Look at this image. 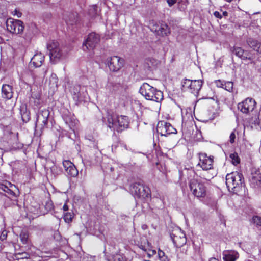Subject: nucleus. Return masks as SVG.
<instances>
[{
    "instance_id": "f257e3e1",
    "label": "nucleus",
    "mask_w": 261,
    "mask_h": 261,
    "mask_svg": "<svg viewBox=\"0 0 261 261\" xmlns=\"http://www.w3.org/2000/svg\"><path fill=\"white\" fill-rule=\"evenodd\" d=\"M139 91L147 100L161 102L163 99V92L146 83H144L142 85Z\"/></svg>"
},
{
    "instance_id": "f03ea898",
    "label": "nucleus",
    "mask_w": 261,
    "mask_h": 261,
    "mask_svg": "<svg viewBox=\"0 0 261 261\" xmlns=\"http://www.w3.org/2000/svg\"><path fill=\"white\" fill-rule=\"evenodd\" d=\"M108 127L117 132L121 131L128 127L129 121L127 116L109 115L107 118Z\"/></svg>"
},
{
    "instance_id": "7ed1b4c3",
    "label": "nucleus",
    "mask_w": 261,
    "mask_h": 261,
    "mask_svg": "<svg viewBox=\"0 0 261 261\" xmlns=\"http://www.w3.org/2000/svg\"><path fill=\"white\" fill-rule=\"evenodd\" d=\"M243 175L237 172L227 174L226 176V185L228 190L237 193L241 189L243 184Z\"/></svg>"
},
{
    "instance_id": "20e7f679",
    "label": "nucleus",
    "mask_w": 261,
    "mask_h": 261,
    "mask_svg": "<svg viewBox=\"0 0 261 261\" xmlns=\"http://www.w3.org/2000/svg\"><path fill=\"white\" fill-rule=\"evenodd\" d=\"M132 194L135 197L139 198H148L150 197V189L143 185L142 181L135 182L132 184L129 188Z\"/></svg>"
},
{
    "instance_id": "39448f33",
    "label": "nucleus",
    "mask_w": 261,
    "mask_h": 261,
    "mask_svg": "<svg viewBox=\"0 0 261 261\" xmlns=\"http://www.w3.org/2000/svg\"><path fill=\"white\" fill-rule=\"evenodd\" d=\"M51 62L54 64L57 63L64 57L63 51L59 43L55 40L49 42L47 45Z\"/></svg>"
},
{
    "instance_id": "423d86ee",
    "label": "nucleus",
    "mask_w": 261,
    "mask_h": 261,
    "mask_svg": "<svg viewBox=\"0 0 261 261\" xmlns=\"http://www.w3.org/2000/svg\"><path fill=\"white\" fill-rule=\"evenodd\" d=\"M70 91L74 100L76 102L87 101L89 99L86 88L76 85L70 87Z\"/></svg>"
},
{
    "instance_id": "0eeeda50",
    "label": "nucleus",
    "mask_w": 261,
    "mask_h": 261,
    "mask_svg": "<svg viewBox=\"0 0 261 261\" xmlns=\"http://www.w3.org/2000/svg\"><path fill=\"white\" fill-rule=\"evenodd\" d=\"M203 82L201 80H190L186 79L182 83L183 90L188 91L193 94L195 96H197L201 88Z\"/></svg>"
},
{
    "instance_id": "6e6552de",
    "label": "nucleus",
    "mask_w": 261,
    "mask_h": 261,
    "mask_svg": "<svg viewBox=\"0 0 261 261\" xmlns=\"http://www.w3.org/2000/svg\"><path fill=\"white\" fill-rule=\"evenodd\" d=\"M189 187L192 193L197 197H203L206 195V187L197 179L193 178L190 180Z\"/></svg>"
},
{
    "instance_id": "1a4fd4ad",
    "label": "nucleus",
    "mask_w": 261,
    "mask_h": 261,
    "mask_svg": "<svg viewBox=\"0 0 261 261\" xmlns=\"http://www.w3.org/2000/svg\"><path fill=\"white\" fill-rule=\"evenodd\" d=\"M100 41L98 34L95 33H90L83 43L82 48L84 51L93 50Z\"/></svg>"
},
{
    "instance_id": "9d476101",
    "label": "nucleus",
    "mask_w": 261,
    "mask_h": 261,
    "mask_svg": "<svg viewBox=\"0 0 261 261\" xmlns=\"http://www.w3.org/2000/svg\"><path fill=\"white\" fill-rule=\"evenodd\" d=\"M6 24L7 30L12 33L19 34L24 30L23 23L20 20L10 18L6 20Z\"/></svg>"
},
{
    "instance_id": "9b49d317",
    "label": "nucleus",
    "mask_w": 261,
    "mask_h": 261,
    "mask_svg": "<svg viewBox=\"0 0 261 261\" xmlns=\"http://www.w3.org/2000/svg\"><path fill=\"white\" fill-rule=\"evenodd\" d=\"M170 237L175 246L181 247L187 242V238L184 232L181 229L178 228L170 234Z\"/></svg>"
},
{
    "instance_id": "f8f14e48",
    "label": "nucleus",
    "mask_w": 261,
    "mask_h": 261,
    "mask_svg": "<svg viewBox=\"0 0 261 261\" xmlns=\"http://www.w3.org/2000/svg\"><path fill=\"white\" fill-rule=\"evenodd\" d=\"M157 132L161 136H167L172 134H176V129L170 123L164 121L158 122L156 127Z\"/></svg>"
},
{
    "instance_id": "ddd939ff",
    "label": "nucleus",
    "mask_w": 261,
    "mask_h": 261,
    "mask_svg": "<svg viewBox=\"0 0 261 261\" xmlns=\"http://www.w3.org/2000/svg\"><path fill=\"white\" fill-rule=\"evenodd\" d=\"M256 102L252 98H247L238 105V109L244 114H249L255 107Z\"/></svg>"
},
{
    "instance_id": "4468645a",
    "label": "nucleus",
    "mask_w": 261,
    "mask_h": 261,
    "mask_svg": "<svg viewBox=\"0 0 261 261\" xmlns=\"http://www.w3.org/2000/svg\"><path fill=\"white\" fill-rule=\"evenodd\" d=\"M199 162L197 167L201 168L203 170H208L212 169L213 163V156H208L204 153L199 154Z\"/></svg>"
},
{
    "instance_id": "2eb2a0df",
    "label": "nucleus",
    "mask_w": 261,
    "mask_h": 261,
    "mask_svg": "<svg viewBox=\"0 0 261 261\" xmlns=\"http://www.w3.org/2000/svg\"><path fill=\"white\" fill-rule=\"evenodd\" d=\"M123 60L118 56H114L107 59L106 64L110 70L118 71L123 66Z\"/></svg>"
},
{
    "instance_id": "dca6fc26",
    "label": "nucleus",
    "mask_w": 261,
    "mask_h": 261,
    "mask_svg": "<svg viewBox=\"0 0 261 261\" xmlns=\"http://www.w3.org/2000/svg\"><path fill=\"white\" fill-rule=\"evenodd\" d=\"M62 118L69 128L74 130V127L78 123V120L76 119L74 115L68 111H66L63 114Z\"/></svg>"
},
{
    "instance_id": "f3484780",
    "label": "nucleus",
    "mask_w": 261,
    "mask_h": 261,
    "mask_svg": "<svg viewBox=\"0 0 261 261\" xmlns=\"http://www.w3.org/2000/svg\"><path fill=\"white\" fill-rule=\"evenodd\" d=\"M49 115L50 112L48 109H43L41 110L37 115L36 123L40 124L42 128L44 127L47 124Z\"/></svg>"
},
{
    "instance_id": "a211bd4d",
    "label": "nucleus",
    "mask_w": 261,
    "mask_h": 261,
    "mask_svg": "<svg viewBox=\"0 0 261 261\" xmlns=\"http://www.w3.org/2000/svg\"><path fill=\"white\" fill-rule=\"evenodd\" d=\"M62 164L65 171L69 175L72 177L77 175L78 171L73 163L69 160H64Z\"/></svg>"
},
{
    "instance_id": "6ab92c4d",
    "label": "nucleus",
    "mask_w": 261,
    "mask_h": 261,
    "mask_svg": "<svg viewBox=\"0 0 261 261\" xmlns=\"http://www.w3.org/2000/svg\"><path fill=\"white\" fill-rule=\"evenodd\" d=\"M233 53L242 60H253V58L250 51L245 50L240 47H234Z\"/></svg>"
},
{
    "instance_id": "aec40b11",
    "label": "nucleus",
    "mask_w": 261,
    "mask_h": 261,
    "mask_svg": "<svg viewBox=\"0 0 261 261\" xmlns=\"http://www.w3.org/2000/svg\"><path fill=\"white\" fill-rule=\"evenodd\" d=\"M44 60V56L42 53H36L32 58L30 65H33L35 67H39L41 66Z\"/></svg>"
},
{
    "instance_id": "412c9836",
    "label": "nucleus",
    "mask_w": 261,
    "mask_h": 261,
    "mask_svg": "<svg viewBox=\"0 0 261 261\" xmlns=\"http://www.w3.org/2000/svg\"><path fill=\"white\" fill-rule=\"evenodd\" d=\"M239 256V253L234 250H226L223 252L224 261H235Z\"/></svg>"
},
{
    "instance_id": "4be33fe9",
    "label": "nucleus",
    "mask_w": 261,
    "mask_h": 261,
    "mask_svg": "<svg viewBox=\"0 0 261 261\" xmlns=\"http://www.w3.org/2000/svg\"><path fill=\"white\" fill-rule=\"evenodd\" d=\"M12 87L9 85H3L2 88V97L6 99H10L13 96Z\"/></svg>"
},
{
    "instance_id": "5701e85b",
    "label": "nucleus",
    "mask_w": 261,
    "mask_h": 261,
    "mask_svg": "<svg viewBox=\"0 0 261 261\" xmlns=\"http://www.w3.org/2000/svg\"><path fill=\"white\" fill-rule=\"evenodd\" d=\"M247 44L254 50L261 53V43L252 38H248L247 41Z\"/></svg>"
},
{
    "instance_id": "b1692460",
    "label": "nucleus",
    "mask_w": 261,
    "mask_h": 261,
    "mask_svg": "<svg viewBox=\"0 0 261 261\" xmlns=\"http://www.w3.org/2000/svg\"><path fill=\"white\" fill-rule=\"evenodd\" d=\"M250 181L251 184L254 187L260 186L261 184L260 175L258 173L252 175L250 179Z\"/></svg>"
},
{
    "instance_id": "393cba45",
    "label": "nucleus",
    "mask_w": 261,
    "mask_h": 261,
    "mask_svg": "<svg viewBox=\"0 0 261 261\" xmlns=\"http://www.w3.org/2000/svg\"><path fill=\"white\" fill-rule=\"evenodd\" d=\"M139 248L144 251L149 258L156 253L155 250L149 248L148 242L147 245H140Z\"/></svg>"
},
{
    "instance_id": "a878e982",
    "label": "nucleus",
    "mask_w": 261,
    "mask_h": 261,
    "mask_svg": "<svg viewBox=\"0 0 261 261\" xmlns=\"http://www.w3.org/2000/svg\"><path fill=\"white\" fill-rule=\"evenodd\" d=\"M158 33L162 36H167L170 34V29L166 24H161L159 28Z\"/></svg>"
},
{
    "instance_id": "bb28decb",
    "label": "nucleus",
    "mask_w": 261,
    "mask_h": 261,
    "mask_svg": "<svg viewBox=\"0 0 261 261\" xmlns=\"http://www.w3.org/2000/svg\"><path fill=\"white\" fill-rule=\"evenodd\" d=\"M117 87V84L113 82V81L111 80L110 78H109L107 83L105 86L106 88L110 91H113V90H115Z\"/></svg>"
},
{
    "instance_id": "cd10ccee",
    "label": "nucleus",
    "mask_w": 261,
    "mask_h": 261,
    "mask_svg": "<svg viewBox=\"0 0 261 261\" xmlns=\"http://www.w3.org/2000/svg\"><path fill=\"white\" fill-rule=\"evenodd\" d=\"M229 158L230 159L231 163L234 165H237L240 162V159L238 154L236 152L231 153L229 155Z\"/></svg>"
},
{
    "instance_id": "c85d7f7f",
    "label": "nucleus",
    "mask_w": 261,
    "mask_h": 261,
    "mask_svg": "<svg viewBox=\"0 0 261 261\" xmlns=\"http://www.w3.org/2000/svg\"><path fill=\"white\" fill-rule=\"evenodd\" d=\"M20 238L23 244H27L28 242L29 234L27 231H22L20 234Z\"/></svg>"
},
{
    "instance_id": "c756f323",
    "label": "nucleus",
    "mask_w": 261,
    "mask_h": 261,
    "mask_svg": "<svg viewBox=\"0 0 261 261\" xmlns=\"http://www.w3.org/2000/svg\"><path fill=\"white\" fill-rule=\"evenodd\" d=\"M73 217V215L72 213H69V212L66 213L64 214V221L66 223H68L72 221Z\"/></svg>"
},
{
    "instance_id": "7c9ffc66",
    "label": "nucleus",
    "mask_w": 261,
    "mask_h": 261,
    "mask_svg": "<svg viewBox=\"0 0 261 261\" xmlns=\"http://www.w3.org/2000/svg\"><path fill=\"white\" fill-rule=\"evenodd\" d=\"M251 222L257 226H261V217L258 216H253Z\"/></svg>"
},
{
    "instance_id": "2f4dec72",
    "label": "nucleus",
    "mask_w": 261,
    "mask_h": 261,
    "mask_svg": "<svg viewBox=\"0 0 261 261\" xmlns=\"http://www.w3.org/2000/svg\"><path fill=\"white\" fill-rule=\"evenodd\" d=\"M224 89L228 92L232 91L233 83L232 82H225Z\"/></svg>"
},
{
    "instance_id": "473e14b6",
    "label": "nucleus",
    "mask_w": 261,
    "mask_h": 261,
    "mask_svg": "<svg viewBox=\"0 0 261 261\" xmlns=\"http://www.w3.org/2000/svg\"><path fill=\"white\" fill-rule=\"evenodd\" d=\"M260 122L259 116L257 114H256L254 117H252L250 120V123L254 125H259Z\"/></svg>"
},
{
    "instance_id": "72a5a7b5",
    "label": "nucleus",
    "mask_w": 261,
    "mask_h": 261,
    "mask_svg": "<svg viewBox=\"0 0 261 261\" xmlns=\"http://www.w3.org/2000/svg\"><path fill=\"white\" fill-rule=\"evenodd\" d=\"M16 257L18 259L28 258L30 257V254L27 252L18 253Z\"/></svg>"
},
{
    "instance_id": "f704fd0d",
    "label": "nucleus",
    "mask_w": 261,
    "mask_h": 261,
    "mask_svg": "<svg viewBox=\"0 0 261 261\" xmlns=\"http://www.w3.org/2000/svg\"><path fill=\"white\" fill-rule=\"evenodd\" d=\"M114 261H125V257L122 254H116L113 256Z\"/></svg>"
},
{
    "instance_id": "c9c22d12",
    "label": "nucleus",
    "mask_w": 261,
    "mask_h": 261,
    "mask_svg": "<svg viewBox=\"0 0 261 261\" xmlns=\"http://www.w3.org/2000/svg\"><path fill=\"white\" fill-rule=\"evenodd\" d=\"M158 257L161 261H166L167 259V257L165 256V253L160 249L158 251Z\"/></svg>"
},
{
    "instance_id": "e433bc0d",
    "label": "nucleus",
    "mask_w": 261,
    "mask_h": 261,
    "mask_svg": "<svg viewBox=\"0 0 261 261\" xmlns=\"http://www.w3.org/2000/svg\"><path fill=\"white\" fill-rule=\"evenodd\" d=\"M30 112H25V113H22V116H21L23 122H28L30 118Z\"/></svg>"
},
{
    "instance_id": "4c0bfd02",
    "label": "nucleus",
    "mask_w": 261,
    "mask_h": 261,
    "mask_svg": "<svg viewBox=\"0 0 261 261\" xmlns=\"http://www.w3.org/2000/svg\"><path fill=\"white\" fill-rule=\"evenodd\" d=\"M235 132H236V130H234L233 132H231V133L230 134V136H229V142L231 144L233 143L235 141V139L236 137Z\"/></svg>"
},
{
    "instance_id": "58836bf2",
    "label": "nucleus",
    "mask_w": 261,
    "mask_h": 261,
    "mask_svg": "<svg viewBox=\"0 0 261 261\" xmlns=\"http://www.w3.org/2000/svg\"><path fill=\"white\" fill-rule=\"evenodd\" d=\"M50 81L53 82V84L55 85L56 87H57L58 79L56 74H53L51 75Z\"/></svg>"
},
{
    "instance_id": "ea45409f",
    "label": "nucleus",
    "mask_w": 261,
    "mask_h": 261,
    "mask_svg": "<svg viewBox=\"0 0 261 261\" xmlns=\"http://www.w3.org/2000/svg\"><path fill=\"white\" fill-rule=\"evenodd\" d=\"M225 82L222 81L220 80L215 81V84L217 87L224 88Z\"/></svg>"
},
{
    "instance_id": "a19ab883",
    "label": "nucleus",
    "mask_w": 261,
    "mask_h": 261,
    "mask_svg": "<svg viewBox=\"0 0 261 261\" xmlns=\"http://www.w3.org/2000/svg\"><path fill=\"white\" fill-rule=\"evenodd\" d=\"M7 236V232L6 230H4L2 232L0 236V240L3 241L6 239Z\"/></svg>"
},
{
    "instance_id": "79ce46f5",
    "label": "nucleus",
    "mask_w": 261,
    "mask_h": 261,
    "mask_svg": "<svg viewBox=\"0 0 261 261\" xmlns=\"http://www.w3.org/2000/svg\"><path fill=\"white\" fill-rule=\"evenodd\" d=\"M102 168L106 172H108L109 170L111 172H113L114 171V168L110 165H108V167H105V169L103 168V166L102 165Z\"/></svg>"
},
{
    "instance_id": "37998d69",
    "label": "nucleus",
    "mask_w": 261,
    "mask_h": 261,
    "mask_svg": "<svg viewBox=\"0 0 261 261\" xmlns=\"http://www.w3.org/2000/svg\"><path fill=\"white\" fill-rule=\"evenodd\" d=\"M12 14L14 16H16L18 18L21 16V13L17 9H15L14 11H13Z\"/></svg>"
},
{
    "instance_id": "c03bdc74",
    "label": "nucleus",
    "mask_w": 261,
    "mask_h": 261,
    "mask_svg": "<svg viewBox=\"0 0 261 261\" xmlns=\"http://www.w3.org/2000/svg\"><path fill=\"white\" fill-rule=\"evenodd\" d=\"M20 114L21 116H22V113H25V112H29L27 111V107L24 105H23L20 107Z\"/></svg>"
},
{
    "instance_id": "a18cd8bd",
    "label": "nucleus",
    "mask_w": 261,
    "mask_h": 261,
    "mask_svg": "<svg viewBox=\"0 0 261 261\" xmlns=\"http://www.w3.org/2000/svg\"><path fill=\"white\" fill-rule=\"evenodd\" d=\"M167 2L168 5L171 7L176 3L177 0H167Z\"/></svg>"
},
{
    "instance_id": "49530a36",
    "label": "nucleus",
    "mask_w": 261,
    "mask_h": 261,
    "mask_svg": "<svg viewBox=\"0 0 261 261\" xmlns=\"http://www.w3.org/2000/svg\"><path fill=\"white\" fill-rule=\"evenodd\" d=\"M214 15L217 17V18H222V15L218 12V11H215L214 12Z\"/></svg>"
},
{
    "instance_id": "de8ad7c7",
    "label": "nucleus",
    "mask_w": 261,
    "mask_h": 261,
    "mask_svg": "<svg viewBox=\"0 0 261 261\" xmlns=\"http://www.w3.org/2000/svg\"><path fill=\"white\" fill-rule=\"evenodd\" d=\"M187 171L188 174H189L190 176H192L193 175H195V172L192 170H187Z\"/></svg>"
},
{
    "instance_id": "09e8293b",
    "label": "nucleus",
    "mask_w": 261,
    "mask_h": 261,
    "mask_svg": "<svg viewBox=\"0 0 261 261\" xmlns=\"http://www.w3.org/2000/svg\"><path fill=\"white\" fill-rule=\"evenodd\" d=\"M63 210L64 211H67L68 210V206L67 205L66 203L64 204Z\"/></svg>"
},
{
    "instance_id": "8fccbe9b",
    "label": "nucleus",
    "mask_w": 261,
    "mask_h": 261,
    "mask_svg": "<svg viewBox=\"0 0 261 261\" xmlns=\"http://www.w3.org/2000/svg\"><path fill=\"white\" fill-rule=\"evenodd\" d=\"M209 261H219L218 258H216L215 257H212L210 258Z\"/></svg>"
},
{
    "instance_id": "3c124183",
    "label": "nucleus",
    "mask_w": 261,
    "mask_h": 261,
    "mask_svg": "<svg viewBox=\"0 0 261 261\" xmlns=\"http://www.w3.org/2000/svg\"><path fill=\"white\" fill-rule=\"evenodd\" d=\"M65 19V21L67 23V24H73V22H70V21L69 20H67V19Z\"/></svg>"
},
{
    "instance_id": "603ef678",
    "label": "nucleus",
    "mask_w": 261,
    "mask_h": 261,
    "mask_svg": "<svg viewBox=\"0 0 261 261\" xmlns=\"http://www.w3.org/2000/svg\"><path fill=\"white\" fill-rule=\"evenodd\" d=\"M223 16H227V15H228V13H227V12H226V11H224V12H223Z\"/></svg>"
},
{
    "instance_id": "864d4df0",
    "label": "nucleus",
    "mask_w": 261,
    "mask_h": 261,
    "mask_svg": "<svg viewBox=\"0 0 261 261\" xmlns=\"http://www.w3.org/2000/svg\"><path fill=\"white\" fill-rule=\"evenodd\" d=\"M4 42V39L0 37V43H2Z\"/></svg>"
},
{
    "instance_id": "5fc2aeb1",
    "label": "nucleus",
    "mask_w": 261,
    "mask_h": 261,
    "mask_svg": "<svg viewBox=\"0 0 261 261\" xmlns=\"http://www.w3.org/2000/svg\"><path fill=\"white\" fill-rule=\"evenodd\" d=\"M85 261H92V258L90 257V258H88V259Z\"/></svg>"
},
{
    "instance_id": "6e6d98bb",
    "label": "nucleus",
    "mask_w": 261,
    "mask_h": 261,
    "mask_svg": "<svg viewBox=\"0 0 261 261\" xmlns=\"http://www.w3.org/2000/svg\"><path fill=\"white\" fill-rule=\"evenodd\" d=\"M121 105L124 106H125V103L124 102H122L121 103Z\"/></svg>"
},
{
    "instance_id": "4d7b16f0",
    "label": "nucleus",
    "mask_w": 261,
    "mask_h": 261,
    "mask_svg": "<svg viewBox=\"0 0 261 261\" xmlns=\"http://www.w3.org/2000/svg\"><path fill=\"white\" fill-rule=\"evenodd\" d=\"M47 69H46V70H45V71H44V75H45V74H46V72H47Z\"/></svg>"
},
{
    "instance_id": "13d9d810",
    "label": "nucleus",
    "mask_w": 261,
    "mask_h": 261,
    "mask_svg": "<svg viewBox=\"0 0 261 261\" xmlns=\"http://www.w3.org/2000/svg\"><path fill=\"white\" fill-rule=\"evenodd\" d=\"M226 1L227 2H231L232 0H226Z\"/></svg>"
},
{
    "instance_id": "bf43d9fd",
    "label": "nucleus",
    "mask_w": 261,
    "mask_h": 261,
    "mask_svg": "<svg viewBox=\"0 0 261 261\" xmlns=\"http://www.w3.org/2000/svg\"><path fill=\"white\" fill-rule=\"evenodd\" d=\"M213 177V175H212L210 177V178H212Z\"/></svg>"
},
{
    "instance_id": "052dcab7",
    "label": "nucleus",
    "mask_w": 261,
    "mask_h": 261,
    "mask_svg": "<svg viewBox=\"0 0 261 261\" xmlns=\"http://www.w3.org/2000/svg\"><path fill=\"white\" fill-rule=\"evenodd\" d=\"M182 120H183V121L184 120V116H182Z\"/></svg>"
},
{
    "instance_id": "680f3d73",
    "label": "nucleus",
    "mask_w": 261,
    "mask_h": 261,
    "mask_svg": "<svg viewBox=\"0 0 261 261\" xmlns=\"http://www.w3.org/2000/svg\"><path fill=\"white\" fill-rule=\"evenodd\" d=\"M145 261H149V260H145Z\"/></svg>"
}]
</instances>
